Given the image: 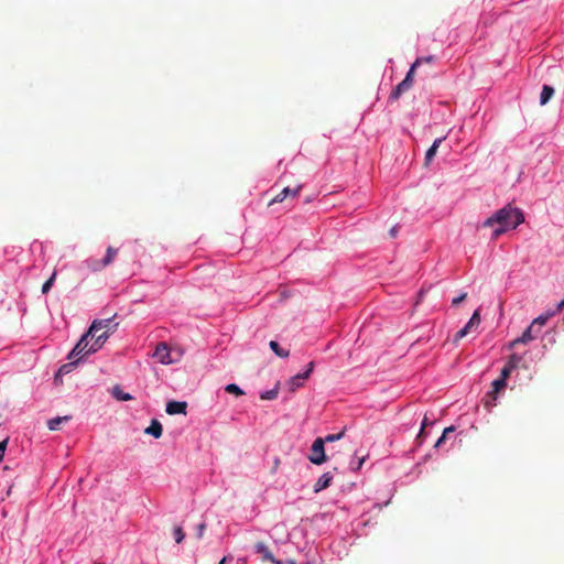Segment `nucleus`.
Returning a JSON list of instances; mask_svg holds the SVG:
<instances>
[{
  "label": "nucleus",
  "instance_id": "c85d7f7f",
  "mask_svg": "<svg viewBox=\"0 0 564 564\" xmlns=\"http://www.w3.org/2000/svg\"><path fill=\"white\" fill-rule=\"evenodd\" d=\"M344 434H345V432H344V431H341V432H339V433H337V434H329V435H327V436H326L325 438H323V440L325 441V443H326V442H327V443H330V442L339 441L340 438H343Z\"/></svg>",
  "mask_w": 564,
  "mask_h": 564
},
{
  "label": "nucleus",
  "instance_id": "423d86ee",
  "mask_svg": "<svg viewBox=\"0 0 564 564\" xmlns=\"http://www.w3.org/2000/svg\"><path fill=\"white\" fill-rule=\"evenodd\" d=\"M506 387H507V381H505L503 379L498 378V379L494 380V382L491 383V390L487 393V398L489 400L485 401V406L488 409L490 406H494L495 402L497 400L498 393L500 391H502Z\"/></svg>",
  "mask_w": 564,
  "mask_h": 564
},
{
  "label": "nucleus",
  "instance_id": "a19ab883",
  "mask_svg": "<svg viewBox=\"0 0 564 564\" xmlns=\"http://www.w3.org/2000/svg\"><path fill=\"white\" fill-rule=\"evenodd\" d=\"M364 462H365V457L359 458V459L357 460V466L355 467V469H359V468H361V466H362Z\"/></svg>",
  "mask_w": 564,
  "mask_h": 564
},
{
  "label": "nucleus",
  "instance_id": "c756f323",
  "mask_svg": "<svg viewBox=\"0 0 564 564\" xmlns=\"http://www.w3.org/2000/svg\"><path fill=\"white\" fill-rule=\"evenodd\" d=\"M470 332V329H468L466 326H464L460 330H458L455 336H454V343L456 344L459 339H462L463 337H465L468 333Z\"/></svg>",
  "mask_w": 564,
  "mask_h": 564
},
{
  "label": "nucleus",
  "instance_id": "f3484780",
  "mask_svg": "<svg viewBox=\"0 0 564 564\" xmlns=\"http://www.w3.org/2000/svg\"><path fill=\"white\" fill-rule=\"evenodd\" d=\"M69 416H57V417H54V419H51L48 420L47 422V427L51 430V431H57L59 429V425L63 423V422H67L69 421Z\"/></svg>",
  "mask_w": 564,
  "mask_h": 564
},
{
  "label": "nucleus",
  "instance_id": "1a4fd4ad",
  "mask_svg": "<svg viewBox=\"0 0 564 564\" xmlns=\"http://www.w3.org/2000/svg\"><path fill=\"white\" fill-rule=\"evenodd\" d=\"M187 403L183 401H170L166 404V413L170 415L186 414Z\"/></svg>",
  "mask_w": 564,
  "mask_h": 564
},
{
  "label": "nucleus",
  "instance_id": "a211bd4d",
  "mask_svg": "<svg viewBox=\"0 0 564 564\" xmlns=\"http://www.w3.org/2000/svg\"><path fill=\"white\" fill-rule=\"evenodd\" d=\"M269 346L274 351V354L281 358H286L290 354L289 350L282 349L275 340H271Z\"/></svg>",
  "mask_w": 564,
  "mask_h": 564
},
{
  "label": "nucleus",
  "instance_id": "c9c22d12",
  "mask_svg": "<svg viewBox=\"0 0 564 564\" xmlns=\"http://www.w3.org/2000/svg\"><path fill=\"white\" fill-rule=\"evenodd\" d=\"M430 424L429 422V419L426 417V415L424 416L423 421H422V426H421V431L417 435V438H421L423 436V433H424V429Z\"/></svg>",
  "mask_w": 564,
  "mask_h": 564
},
{
  "label": "nucleus",
  "instance_id": "0eeeda50",
  "mask_svg": "<svg viewBox=\"0 0 564 564\" xmlns=\"http://www.w3.org/2000/svg\"><path fill=\"white\" fill-rule=\"evenodd\" d=\"M153 357L161 364L169 365L172 364L171 352L165 343L158 344Z\"/></svg>",
  "mask_w": 564,
  "mask_h": 564
},
{
  "label": "nucleus",
  "instance_id": "4468645a",
  "mask_svg": "<svg viewBox=\"0 0 564 564\" xmlns=\"http://www.w3.org/2000/svg\"><path fill=\"white\" fill-rule=\"evenodd\" d=\"M117 253H118V250L116 248L108 247L106 256H105V258L101 261V264L94 267V269L98 270L100 268H105V267L109 265L115 260Z\"/></svg>",
  "mask_w": 564,
  "mask_h": 564
},
{
  "label": "nucleus",
  "instance_id": "473e14b6",
  "mask_svg": "<svg viewBox=\"0 0 564 564\" xmlns=\"http://www.w3.org/2000/svg\"><path fill=\"white\" fill-rule=\"evenodd\" d=\"M511 371L512 369L509 368L507 365L501 369V373H500V377L499 379H503L505 381L508 380V378L510 377L511 375Z\"/></svg>",
  "mask_w": 564,
  "mask_h": 564
},
{
  "label": "nucleus",
  "instance_id": "aec40b11",
  "mask_svg": "<svg viewBox=\"0 0 564 564\" xmlns=\"http://www.w3.org/2000/svg\"><path fill=\"white\" fill-rule=\"evenodd\" d=\"M77 364H78V362H77V360L73 359V360H70L69 362H67V364L63 365V366L58 369V371H57V375H56V376L58 377V376H64V375L69 373L70 371H73V369L76 367V365H77Z\"/></svg>",
  "mask_w": 564,
  "mask_h": 564
},
{
  "label": "nucleus",
  "instance_id": "4be33fe9",
  "mask_svg": "<svg viewBox=\"0 0 564 564\" xmlns=\"http://www.w3.org/2000/svg\"><path fill=\"white\" fill-rule=\"evenodd\" d=\"M522 361V357L520 355H517V354H512L508 361H507V366L509 368H511L512 370H514L516 368H518L519 364Z\"/></svg>",
  "mask_w": 564,
  "mask_h": 564
},
{
  "label": "nucleus",
  "instance_id": "e433bc0d",
  "mask_svg": "<svg viewBox=\"0 0 564 564\" xmlns=\"http://www.w3.org/2000/svg\"><path fill=\"white\" fill-rule=\"evenodd\" d=\"M546 319H547L546 317L539 316V317H536V318L531 323V325H533V327H534L535 325H544V324H545V322H546Z\"/></svg>",
  "mask_w": 564,
  "mask_h": 564
},
{
  "label": "nucleus",
  "instance_id": "f257e3e1",
  "mask_svg": "<svg viewBox=\"0 0 564 564\" xmlns=\"http://www.w3.org/2000/svg\"><path fill=\"white\" fill-rule=\"evenodd\" d=\"M524 221L523 213L517 208L512 207L510 204L498 209L492 216L488 217L484 223L482 227H497L494 229L491 234V239H498L502 234L510 229H516L519 225Z\"/></svg>",
  "mask_w": 564,
  "mask_h": 564
},
{
  "label": "nucleus",
  "instance_id": "58836bf2",
  "mask_svg": "<svg viewBox=\"0 0 564 564\" xmlns=\"http://www.w3.org/2000/svg\"><path fill=\"white\" fill-rule=\"evenodd\" d=\"M112 332L113 330L105 329V330H102V333H100V334L98 333V336H104L105 340H107Z\"/></svg>",
  "mask_w": 564,
  "mask_h": 564
},
{
  "label": "nucleus",
  "instance_id": "f8f14e48",
  "mask_svg": "<svg viewBox=\"0 0 564 564\" xmlns=\"http://www.w3.org/2000/svg\"><path fill=\"white\" fill-rule=\"evenodd\" d=\"M332 480H333V475L329 471L323 474L314 485V492L317 494V492L328 488L332 484Z\"/></svg>",
  "mask_w": 564,
  "mask_h": 564
},
{
  "label": "nucleus",
  "instance_id": "bb28decb",
  "mask_svg": "<svg viewBox=\"0 0 564 564\" xmlns=\"http://www.w3.org/2000/svg\"><path fill=\"white\" fill-rule=\"evenodd\" d=\"M173 534L176 543H181L185 538V533L181 527H175L173 530Z\"/></svg>",
  "mask_w": 564,
  "mask_h": 564
},
{
  "label": "nucleus",
  "instance_id": "37998d69",
  "mask_svg": "<svg viewBox=\"0 0 564 564\" xmlns=\"http://www.w3.org/2000/svg\"><path fill=\"white\" fill-rule=\"evenodd\" d=\"M227 560H228V557H227V556H225V557H223V558L220 560V562H219L218 564H226Z\"/></svg>",
  "mask_w": 564,
  "mask_h": 564
},
{
  "label": "nucleus",
  "instance_id": "20e7f679",
  "mask_svg": "<svg viewBox=\"0 0 564 564\" xmlns=\"http://www.w3.org/2000/svg\"><path fill=\"white\" fill-rule=\"evenodd\" d=\"M325 441L322 437H317L312 446L311 454L308 455V459L314 465H322L327 460V456L325 454Z\"/></svg>",
  "mask_w": 564,
  "mask_h": 564
},
{
  "label": "nucleus",
  "instance_id": "6ab92c4d",
  "mask_svg": "<svg viewBox=\"0 0 564 564\" xmlns=\"http://www.w3.org/2000/svg\"><path fill=\"white\" fill-rule=\"evenodd\" d=\"M112 395L119 401H130L133 399L131 394L123 392L119 387L113 388Z\"/></svg>",
  "mask_w": 564,
  "mask_h": 564
},
{
  "label": "nucleus",
  "instance_id": "9b49d317",
  "mask_svg": "<svg viewBox=\"0 0 564 564\" xmlns=\"http://www.w3.org/2000/svg\"><path fill=\"white\" fill-rule=\"evenodd\" d=\"M254 550L258 554H261L262 555V558L265 560V561H270L272 563H276V564H282V562L280 561H276L274 558V556L272 555L271 551L269 550V547L263 543V542H258L256 543L254 545Z\"/></svg>",
  "mask_w": 564,
  "mask_h": 564
},
{
  "label": "nucleus",
  "instance_id": "c03bdc74",
  "mask_svg": "<svg viewBox=\"0 0 564 564\" xmlns=\"http://www.w3.org/2000/svg\"><path fill=\"white\" fill-rule=\"evenodd\" d=\"M558 306H560V308H561L562 306H564V300L560 303V305H558Z\"/></svg>",
  "mask_w": 564,
  "mask_h": 564
},
{
  "label": "nucleus",
  "instance_id": "2f4dec72",
  "mask_svg": "<svg viewBox=\"0 0 564 564\" xmlns=\"http://www.w3.org/2000/svg\"><path fill=\"white\" fill-rule=\"evenodd\" d=\"M8 443H9V438H6V440L0 442V463L4 458V454H6V451H7V447H8Z\"/></svg>",
  "mask_w": 564,
  "mask_h": 564
},
{
  "label": "nucleus",
  "instance_id": "39448f33",
  "mask_svg": "<svg viewBox=\"0 0 564 564\" xmlns=\"http://www.w3.org/2000/svg\"><path fill=\"white\" fill-rule=\"evenodd\" d=\"M117 324H112V318L95 319L89 326L87 333L91 337H95L100 330H115Z\"/></svg>",
  "mask_w": 564,
  "mask_h": 564
},
{
  "label": "nucleus",
  "instance_id": "4c0bfd02",
  "mask_svg": "<svg viewBox=\"0 0 564 564\" xmlns=\"http://www.w3.org/2000/svg\"><path fill=\"white\" fill-rule=\"evenodd\" d=\"M314 369V362L311 361L307 367H306V371H304L303 373H307V378L310 377L311 372L313 371Z\"/></svg>",
  "mask_w": 564,
  "mask_h": 564
},
{
  "label": "nucleus",
  "instance_id": "412c9836",
  "mask_svg": "<svg viewBox=\"0 0 564 564\" xmlns=\"http://www.w3.org/2000/svg\"><path fill=\"white\" fill-rule=\"evenodd\" d=\"M479 324H480V313H479V310H476L465 326L471 330L474 327H478Z\"/></svg>",
  "mask_w": 564,
  "mask_h": 564
},
{
  "label": "nucleus",
  "instance_id": "ea45409f",
  "mask_svg": "<svg viewBox=\"0 0 564 564\" xmlns=\"http://www.w3.org/2000/svg\"><path fill=\"white\" fill-rule=\"evenodd\" d=\"M442 141H443V138H438V139H436V140L433 142L432 147H435V150L437 151V149H438L440 144L442 143Z\"/></svg>",
  "mask_w": 564,
  "mask_h": 564
},
{
  "label": "nucleus",
  "instance_id": "7ed1b4c3",
  "mask_svg": "<svg viewBox=\"0 0 564 564\" xmlns=\"http://www.w3.org/2000/svg\"><path fill=\"white\" fill-rule=\"evenodd\" d=\"M89 337H91V336L88 335L87 332L82 336L79 341L68 354V356H67L68 360L75 359L78 362L83 357L94 352V351H90Z\"/></svg>",
  "mask_w": 564,
  "mask_h": 564
},
{
  "label": "nucleus",
  "instance_id": "393cba45",
  "mask_svg": "<svg viewBox=\"0 0 564 564\" xmlns=\"http://www.w3.org/2000/svg\"><path fill=\"white\" fill-rule=\"evenodd\" d=\"M225 391L235 394L236 397L243 395L245 392L236 384V383H229L225 387Z\"/></svg>",
  "mask_w": 564,
  "mask_h": 564
},
{
  "label": "nucleus",
  "instance_id": "5701e85b",
  "mask_svg": "<svg viewBox=\"0 0 564 564\" xmlns=\"http://www.w3.org/2000/svg\"><path fill=\"white\" fill-rule=\"evenodd\" d=\"M90 338L91 339L95 338L94 344L90 345V351H94V352L99 350L102 347V345L106 343L105 337L98 336V334L95 337H90Z\"/></svg>",
  "mask_w": 564,
  "mask_h": 564
},
{
  "label": "nucleus",
  "instance_id": "6e6552de",
  "mask_svg": "<svg viewBox=\"0 0 564 564\" xmlns=\"http://www.w3.org/2000/svg\"><path fill=\"white\" fill-rule=\"evenodd\" d=\"M302 189V186L299 185L295 188L284 187L276 196H274L270 202L269 206L275 204V203H282L286 197L292 196L296 197Z\"/></svg>",
  "mask_w": 564,
  "mask_h": 564
},
{
  "label": "nucleus",
  "instance_id": "9d476101",
  "mask_svg": "<svg viewBox=\"0 0 564 564\" xmlns=\"http://www.w3.org/2000/svg\"><path fill=\"white\" fill-rule=\"evenodd\" d=\"M533 328H534V327H533V325H530V326H529V327L523 332V334H522L520 337H518V338H516V339H513L512 341H510V343H509V348H513V347H514L516 345H518V344H527V343H529V341L533 340V339H534V337H535V336L533 335Z\"/></svg>",
  "mask_w": 564,
  "mask_h": 564
},
{
  "label": "nucleus",
  "instance_id": "b1692460",
  "mask_svg": "<svg viewBox=\"0 0 564 564\" xmlns=\"http://www.w3.org/2000/svg\"><path fill=\"white\" fill-rule=\"evenodd\" d=\"M455 431V427L454 426H449V427H446L444 429L441 437L436 441L435 443V447H441L442 444L446 441L447 436L453 433Z\"/></svg>",
  "mask_w": 564,
  "mask_h": 564
},
{
  "label": "nucleus",
  "instance_id": "2eb2a0df",
  "mask_svg": "<svg viewBox=\"0 0 564 564\" xmlns=\"http://www.w3.org/2000/svg\"><path fill=\"white\" fill-rule=\"evenodd\" d=\"M307 379V373H297L292 377L289 381L290 390L295 391L297 388L303 386L304 380Z\"/></svg>",
  "mask_w": 564,
  "mask_h": 564
},
{
  "label": "nucleus",
  "instance_id": "cd10ccee",
  "mask_svg": "<svg viewBox=\"0 0 564 564\" xmlns=\"http://www.w3.org/2000/svg\"><path fill=\"white\" fill-rule=\"evenodd\" d=\"M55 276H56V273L53 272L52 276L42 285L43 294H46L51 290V288L54 283Z\"/></svg>",
  "mask_w": 564,
  "mask_h": 564
},
{
  "label": "nucleus",
  "instance_id": "f03ea898",
  "mask_svg": "<svg viewBox=\"0 0 564 564\" xmlns=\"http://www.w3.org/2000/svg\"><path fill=\"white\" fill-rule=\"evenodd\" d=\"M435 57L433 55L426 57H417L415 62L411 65L409 72L405 75V78L399 83L395 88L391 91L390 98L398 99L403 93L411 89L414 79V73L416 67H419L423 63H433Z\"/></svg>",
  "mask_w": 564,
  "mask_h": 564
},
{
  "label": "nucleus",
  "instance_id": "ddd939ff",
  "mask_svg": "<svg viewBox=\"0 0 564 564\" xmlns=\"http://www.w3.org/2000/svg\"><path fill=\"white\" fill-rule=\"evenodd\" d=\"M144 433L152 435L154 438H160L163 433L162 424L159 422V420L153 419L150 426L145 429Z\"/></svg>",
  "mask_w": 564,
  "mask_h": 564
},
{
  "label": "nucleus",
  "instance_id": "f704fd0d",
  "mask_svg": "<svg viewBox=\"0 0 564 564\" xmlns=\"http://www.w3.org/2000/svg\"><path fill=\"white\" fill-rule=\"evenodd\" d=\"M467 297V294L466 293H462L459 296L453 299L452 301V304L454 306L458 305L459 303H462L465 299Z\"/></svg>",
  "mask_w": 564,
  "mask_h": 564
},
{
  "label": "nucleus",
  "instance_id": "a878e982",
  "mask_svg": "<svg viewBox=\"0 0 564 564\" xmlns=\"http://www.w3.org/2000/svg\"><path fill=\"white\" fill-rule=\"evenodd\" d=\"M276 397H278V389L276 388L268 390V391H264L260 395V398L262 400H274Z\"/></svg>",
  "mask_w": 564,
  "mask_h": 564
},
{
  "label": "nucleus",
  "instance_id": "7c9ffc66",
  "mask_svg": "<svg viewBox=\"0 0 564 564\" xmlns=\"http://www.w3.org/2000/svg\"><path fill=\"white\" fill-rule=\"evenodd\" d=\"M436 150H435V147H431L426 153H425V164H430V162L433 160V158L435 156L436 154Z\"/></svg>",
  "mask_w": 564,
  "mask_h": 564
},
{
  "label": "nucleus",
  "instance_id": "dca6fc26",
  "mask_svg": "<svg viewBox=\"0 0 564 564\" xmlns=\"http://www.w3.org/2000/svg\"><path fill=\"white\" fill-rule=\"evenodd\" d=\"M553 95H554V88L549 85H544L542 87V91L540 95V104L545 105L552 98Z\"/></svg>",
  "mask_w": 564,
  "mask_h": 564
},
{
  "label": "nucleus",
  "instance_id": "79ce46f5",
  "mask_svg": "<svg viewBox=\"0 0 564 564\" xmlns=\"http://www.w3.org/2000/svg\"><path fill=\"white\" fill-rule=\"evenodd\" d=\"M390 235H391V237H395V235H397V229H395V228H392V229L390 230Z\"/></svg>",
  "mask_w": 564,
  "mask_h": 564
},
{
  "label": "nucleus",
  "instance_id": "72a5a7b5",
  "mask_svg": "<svg viewBox=\"0 0 564 564\" xmlns=\"http://www.w3.org/2000/svg\"><path fill=\"white\" fill-rule=\"evenodd\" d=\"M206 530V524L205 523H199L196 528V535L198 539H202L203 535H204V532Z\"/></svg>",
  "mask_w": 564,
  "mask_h": 564
}]
</instances>
